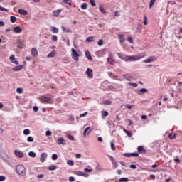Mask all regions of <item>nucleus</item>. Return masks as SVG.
Here are the masks:
<instances>
[{"mask_svg": "<svg viewBox=\"0 0 182 182\" xmlns=\"http://www.w3.org/2000/svg\"><path fill=\"white\" fill-rule=\"evenodd\" d=\"M118 58L119 59H122V60H124L125 62H136L137 60H140V59H143L144 56H146V54L144 53L138 54L137 55H122L120 53H117Z\"/></svg>", "mask_w": 182, "mask_h": 182, "instance_id": "1", "label": "nucleus"}, {"mask_svg": "<svg viewBox=\"0 0 182 182\" xmlns=\"http://www.w3.org/2000/svg\"><path fill=\"white\" fill-rule=\"evenodd\" d=\"M16 173L19 176H23V174H25V173H26L25 166H23L22 165H18L16 166Z\"/></svg>", "mask_w": 182, "mask_h": 182, "instance_id": "2", "label": "nucleus"}, {"mask_svg": "<svg viewBox=\"0 0 182 182\" xmlns=\"http://www.w3.org/2000/svg\"><path fill=\"white\" fill-rule=\"evenodd\" d=\"M71 50H72L71 56L73 59H74L75 62H79V57L80 56L79 53L76 52V50H75V48H72Z\"/></svg>", "mask_w": 182, "mask_h": 182, "instance_id": "3", "label": "nucleus"}, {"mask_svg": "<svg viewBox=\"0 0 182 182\" xmlns=\"http://www.w3.org/2000/svg\"><path fill=\"white\" fill-rule=\"evenodd\" d=\"M157 60V58L156 56H151L148 59L144 60V63H151V62H155Z\"/></svg>", "mask_w": 182, "mask_h": 182, "instance_id": "4", "label": "nucleus"}, {"mask_svg": "<svg viewBox=\"0 0 182 182\" xmlns=\"http://www.w3.org/2000/svg\"><path fill=\"white\" fill-rule=\"evenodd\" d=\"M85 74L90 79H93V70L88 68L85 72Z\"/></svg>", "mask_w": 182, "mask_h": 182, "instance_id": "5", "label": "nucleus"}, {"mask_svg": "<svg viewBox=\"0 0 182 182\" xmlns=\"http://www.w3.org/2000/svg\"><path fill=\"white\" fill-rule=\"evenodd\" d=\"M14 154L18 159H22V157H23V152H22L18 149L14 150Z\"/></svg>", "mask_w": 182, "mask_h": 182, "instance_id": "6", "label": "nucleus"}, {"mask_svg": "<svg viewBox=\"0 0 182 182\" xmlns=\"http://www.w3.org/2000/svg\"><path fill=\"white\" fill-rule=\"evenodd\" d=\"M47 157H48V154H46V153L41 154V158H40V161L41 163L45 162L46 161Z\"/></svg>", "mask_w": 182, "mask_h": 182, "instance_id": "7", "label": "nucleus"}, {"mask_svg": "<svg viewBox=\"0 0 182 182\" xmlns=\"http://www.w3.org/2000/svg\"><path fill=\"white\" fill-rule=\"evenodd\" d=\"M11 63H14L15 65H19V61L16 60V58H15V55H12L9 58Z\"/></svg>", "mask_w": 182, "mask_h": 182, "instance_id": "8", "label": "nucleus"}, {"mask_svg": "<svg viewBox=\"0 0 182 182\" xmlns=\"http://www.w3.org/2000/svg\"><path fill=\"white\" fill-rule=\"evenodd\" d=\"M77 176H82V177H87L89 175L85 172L77 171L75 172Z\"/></svg>", "mask_w": 182, "mask_h": 182, "instance_id": "9", "label": "nucleus"}, {"mask_svg": "<svg viewBox=\"0 0 182 182\" xmlns=\"http://www.w3.org/2000/svg\"><path fill=\"white\" fill-rule=\"evenodd\" d=\"M23 69V65H17V66L13 68V70L14 72H19V70H22Z\"/></svg>", "mask_w": 182, "mask_h": 182, "instance_id": "10", "label": "nucleus"}, {"mask_svg": "<svg viewBox=\"0 0 182 182\" xmlns=\"http://www.w3.org/2000/svg\"><path fill=\"white\" fill-rule=\"evenodd\" d=\"M57 144H66V141H65V139L60 137L57 139Z\"/></svg>", "mask_w": 182, "mask_h": 182, "instance_id": "11", "label": "nucleus"}, {"mask_svg": "<svg viewBox=\"0 0 182 182\" xmlns=\"http://www.w3.org/2000/svg\"><path fill=\"white\" fill-rule=\"evenodd\" d=\"M13 32H14V33H21V32H22V28L19 26H16L14 28Z\"/></svg>", "mask_w": 182, "mask_h": 182, "instance_id": "12", "label": "nucleus"}, {"mask_svg": "<svg viewBox=\"0 0 182 182\" xmlns=\"http://www.w3.org/2000/svg\"><path fill=\"white\" fill-rule=\"evenodd\" d=\"M41 100L42 102H50L52 100V98H50L49 97H46V96H41Z\"/></svg>", "mask_w": 182, "mask_h": 182, "instance_id": "13", "label": "nucleus"}, {"mask_svg": "<svg viewBox=\"0 0 182 182\" xmlns=\"http://www.w3.org/2000/svg\"><path fill=\"white\" fill-rule=\"evenodd\" d=\"M107 62L109 63V65H114V58H113V56L110 55L107 58Z\"/></svg>", "mask_w": 182, "mask_h": 182, "instance_id": "14", "label": "nucleus"}, {"mask_svg": "<svg viewBox=\"0 0 182 182\" xmlns=\"http://www.w3.org/2000/svg\"><path fill=\"white\" fill-rule=\"evenodd\" d=\"M137 151L141 154V153H146V150L144 149V147H143V146H139L137 148Z\"/></svg>", "mask_w": 182, "mask_h": 182, "instance_id": "15", "label": "nucleus"}, {"mask_svg": "<svg viewBox=\"0 0 182 182\" xmlns=\"http://www.w3.org/2000/svg\"><path fill=\"white\" fill-rule=\"evenodd\" d=\"M148 90L146 88H141L138 91L139 95H143V93H147Z\"/></svg>", "mask_w": 182, "mask_h": 182, "instance_id": "16", "label": "nucleus"}, {"mask_svg": "<svg viewBox=\"0 0 182 182\" xmlns=\"http://www.w3.org/2000/svg\"><path fill=\"white\" fill-rule=\"evenodd\" d=\"M31 55H33V56H34V58L38 56V50H36V48H32Z\"/></svg>", "mask_w": 182, "mask_h": 182, "instance_id": "17", "label": "nucleus"}, {"mask_svg": "<svg viewBox=\"0 0 182 182\" xmlns=\"http://www.w3.org/2000/svg\"><path fill=\"white\" fill-rule=\"evenodd\" d=\"M60 12H62V9H58V10L54 11L53 12V16H59V14H60Z\"/></svg>", "mask_w": 182, "mask_h": 182, "instance_id": "18", "label": "nucleus"}, {"mask_svg": "<svg viewBox=\"0 0 182 182\" xmlns=\"http://www.w3.org/2000/svg\"><path fill=\"white\" fill-rule=\"evenodd\" d=\"M50 31L53 33H59V29L56 27H51Z\"/></svg>", "mask_w": 182, "mask_h": 182, "instance_id": "19", "label": "nucleus"}, {"mask_svg": "<svg viewBox=\"0 0 182 182\" xmlns=\"http://www.w3.org/2000/svg\"><path fill=\"white\" fill-rule=\"evenodd\" d=\"M85 55H86V58H88V60H92V55L90 54V52L89 51H85Z\"/></svg>", "mask_w": 182, "mask_h": 182, "instance_id": "20", "label": "nucleus"}, {"mask_svg": "<svg viewBox=\"0 0 182 182\" xmlns=\"http://www.w3.org/2000/svg\"><path fill=\"white\" fill-rule=\"evenodd\" d=\"M18 14H20L21 15H26L28 14V11L23 9H18Z\"/></svg>", "mask_w": 182, "mask_h": 182, "instance_id": "21", "label": "nucleus"}, {"mask_svg": "<svg viewBox=\"0 0 182 182\" xmlns=\"http://www.w3.org/2000/svg\"><path fill=\"white\" fill-rule=\"evenodd\" d=\"M16 45H17V47L19 48V49H22L23 47H24V45L23 44L22 42L21 41H18L16 43Z\"/></svg>", "mask_w": 182, "mask_h": 182, "instance_id": "22", "label": "nucleus"}, {"mask_svg": "<svg viewBox=\"0 0 182 182\" xmlns=\"http://www.w3.org/2000/svg\"><path fill=\"white\" fill-rule=\"evenodd\" d=\"M124 132H125L126 134H127L128 137H132L133 136V134H132V132L127 131V129H124Z\"/></svg>", "mask_w": 182, "mask_h": 182, "instance_id": "23", "label": "nucleus"}, {"mask_svg": "<svg viewBox=\"0 0 182 182\" xmlns=\"http://www.w3.org/2000/svg\"><path fill=\"white\" fill-rule=\"evenodd\" d=\"M56 168H58V166H56L55 165H52L48 167V170H50V171H52L53 170H56Z\"/></svg>", "mask_w": 182, "mask_h": 182, "instance_id": "24", "label": "nucleus"}, {"mask_svg": "<svg viewBox=\"0 0 182 182\" xmlns=\"http://www.w3.org/2000/svg\"><path fill=\"white\" fill-rule=\"evenodd\" d=\"M10 21H11V23H15V22H16V17L11 16L10 17Z\"/></svg>", "mask_w": 182, "mask_h": 182, "instance_id": "25", "label": "nucleus"}, {"mask_svg": "<svg viewBox=\"0 0 182 182\" xmlns=\"http://www.w3.org/2000/svg\"><path fill=\"white\" fill-rule=\"evenodd\" d=\"M95 41V37L90 36L86 39L87 42H93Z\"/></svg>", "mask_w": 182, "mask_h": 182, "instance_id": "26", "label": "nucleus"}, {"mask_svg": "<svg viewBox=\"0 0 182 182\" xmlns=\"http://www.w3.org/2000/svg\"><path fill=\"white\" fill-rule=\"evenodd\" d=\"M177 136V134H169L168 137L169 139H171V140H173V139H176V137Z\"/></svg>", "mask_w": 182, "mask_h": 182, "instance_id": "27", "label": "nucleus"}, {"mask_svg": "<svg viewBox=\"0 0 182 182\" xmlns=\"http://www.w3.org/2000/svg\"><path fill=\"white\" fill-rule=\"evenodd\" d=\"M61 29H62L63 32H65L66 33H70V29H66V28H65V26H62Z\"/></svg>", "mask_w": 182, "mask_h": 182, "instance_id": "28", "label": "nucleus"}, {"mask_svg": "<svg viewBox=\"0 0 182 182\" xmlns=\"http://www.w3.org/2000/svg\"><path fill=\"white\" fill-rule=\"evenodd\" d=\"M118 36L119 37V41L121 43H123V42H124V38L123 37L124 36L123 35H120L119 34Z\"/></svg>", "mask_w": 182, "mask_h": 182, "instance_id": "29", "label": "nucleus"}, {"mask_svg": "<svg viewBox=\"0 0 182 182\" xmlns=\"http://www.w3.org/2000/svg\"><path fill=\"white\" fill-rule=\"evenodd\" d=\"M55 51H53L47 55V58H55Z\"/></svg>", "mask_w": 182, "mask_h": 182, "instance_id": "30", "label": "nucleus"}, {"mask_svg": "<svg viewBox=\"0 0 182 182\" xmlns=\"http://www.w3.org/2000/svg\"><path fill=\"white\" fill-rule=\"evenodd\" d=\"M28 156H29L30 157H33V158H35V157H36V154L35 152H33V151H30V152L28 153Z\"/></svg>", "mask_w": 182, "mask_h": 182, "instance_id": "31", "label": "nucleus"}, {"mask_svg": "<svg viewBox=\"0 0 182 182\" xmlns=\"http://www.w3.org/2000/svg\"><path fill=\"white\" fill-rule=\"evenodd\" d=\"M30 134H31V131L28 129H26L23 130V134H25L26 136H28Z\"/></svg>", "mask_w": 182, "mask_h": 182, "instance_id": "32", "label": "nucleus"}, {"mask_svg": "<svg viewBox=\"0 0 182 182\" xmlns=\"http://www.w3.org/2000/svg\"><path fill=\"white\" fill-rule=\"evenodd\" d=\"M156 2V0H151L149 2V9H151L153 8V5H154V3Z\"/></svg>", "mask_w": 182, "mask_h": 182, "instance_id": "33", "label": "nucleus"}, {"mask_svg": "<svg viewBox=\"0 0 182 182\" xmlns=\"http://www.w3.org/2000/svg\"><path fill=\"white\" fill-rule=\"evenodd\" d=\"M129 181V178H121L119 179V182H127Z\"/></svg>", "mask_w": 182, "mask_h": 182, "instance_id": "34", "label": "nucleus"}, {"mask_svg": "<svg viewBox=\"0 0 182 182\" xmlns=\"http://www.w3.org/2000/svg\"><path fill=\"white\" fill-rule=\"evenodd\" d=\"M103 105H112V101L109 100H105L103 101Z\"/></svg>", "mask_w": 182, "mask_h": 182, "instance_id": "35", "label": "nucleus"}, {"mask_svg": "<svg viewBox=\"0 0 182 182\" xmlns=\"http://www.w3.org/2000/svg\"><path fill=\"white\" fill-rule=\"evenodd\" d=\"M67 164H68V166H74L75 165V162H73V161H72V160H68L67 161Z\"/></svg>", "mask_w": 182, "mask_h": 182, "instance_id": "36", "label": "nucleus"}, {"mask_svg": "<svg viewBox=\"0 0 182 182\" xmlns=\"http://www.w3.org/2000/svg\"><path fill=\"white\" fill-rule=\"evenodd\" d=\"M148 21H147V16H144V24L145 25V26H147L148 25Z\"/></svg>", "mask_w": 182, "mask_h": 182, "instance_id": "37", "label": "nucleus"}, {"mask_svg": "<svg viewBox=\"0 0 182 182\" xmlns=\"http://www.w3.org/2000/svg\"><path fill=\"white\" fill-rule=\"evenodd\" d=\"M51 41H53V42H56L58 41V36H56L55 35H53L51 37Z\"/></svg>", "mask_w": 182, "mask_h": 182, "instance_id": "38", "label": "nucleus"}, {"mask_svg": "<svg viewBox=\"0 0 182 182\" xmlns=\"http://www.w3.org/2000/svg\"><path fill=\"white\" fill-rule=\"evenodd\" d=\"M109 116V112L107 111L102 112V117H107Z\"/></svg>", "mask_w": 182, "mask_h": 182, "instance_id": "39", "label": "nucleus"}, {"mask_svg": "<svg viewBox=\"0 0 182 182\" xmlns=\"http://www.w3.org/2000/svg\"><path fill=\"white\" fill-rule=\"evenodd\" d=\"M82 9H87V3H83L82 5L81 6Z\"/></svg>", "mask_w": 182, "mask_h": 182, "instance_id": "40", "label": "nucleus"}, {"mask_svg": "<svg viewBox=\"0 0 182 182\" xmlns=\"http://www.w3.org/2000/svg\"><path fill=\"white\" fill-rule=\"evenodd\" d=\"M111 149L113 151H116V146L113 142H111Z\"/></svg>", "mask_w": 182, "mask_h": 182, "instance_id": "41", "label": "nucleus"}, {"mask_svg": "<svg viewBox=\"0 0 182 182\" xmlns=\"http://www.w3.org/2000/svg\"><path fill=\"white\" fill-rule=\"evenodd\" d=\"M16 92L22 94V93H23V89H22V88H17L16 89Z\"/></svg>", "mask_w": 182, "mask_h": 182, "instance_id": "42", "label": "nucleus"}, {"mask_svg": "<svg viewBox=\"0 0 182 182\" xmlns=\"http://www.w3.org/2000/svg\"><path fill=\"white\" fill-rule=\"evenodd\" d=\"M27 141H28V143H32V141H33V137L32 136H28L27 138Z\"/></svg>", "mask_w": 182, "mask_h": 182, "instance_id": "43", "label": "nucleus"}, {"mask_svg": "<svg viewBox=\"0 0 182 182\" xmlns=\"http://www.w3.org/2000/svg\"><path fill=\"white\" fill-rule=\"evenodd\" d=\"M67 137H68V139H69V140H72V141L75 140V137H73V135L68 134Z\"/></svg>", "mask_w": 182, "mask_h": 182, "instance_id": "44", "label": "nucleus"}, {"mask_svg": "<svg viewBox=\"0 0 182 182\" xmlns=\"http://www.w3.org/2000/svg\"><path fill=\"white\" fill-rule=\"evenodd\" d=\"M89 129H90V127H87V128H85V129L83 132V136H86V133H87V132H89Z\"/></svg>", "mask_w": 182, "mask_h": 182, "instance_id": "45", "label": "nucleus"}, {"mask_svg": "<svg viewBox=\"0 0 182 182\" xmlns=\"http://www.w3.org/2000/svg\"><path fill=\"white\" fill-rule=\"evenodd\" d=\"M52 160H58V154H53Z\"/></svg>", "mask_w": 182, "mask_h": 182, "instance_id": "46", "label": "nucleus"}, {"mask_svg": "<svg viewBox=\"0 0 182 182\" xmlns=\"http://www.w3.org/2000/svg\"><path fill=\"white\" fill-rule=\"evenodd\" d=\"M100 11H101L102 14H106V11H105V8H103V6H100Z\"/></svg>", "mask_w": 182, "mask_h": 182, "instance_id": "47", "label": "nucleus"}, {"mask_svg": "<svg viewBox=\"0 0 182 182\" xmlns=\"http://www.w3.org/2000/svg\"><path fill=\"white\" fill-rule=\"evenodd\" d=\"M131 157H139V153H131Z\"/></svg>", "mask_w": 182, "mask_h": 182, "instance_id": "48", "label": "nucleus"}, {"mask_svg": "<svg viewBox=\"0 0 182 182\" xmlns=\"http://www.w3.org/2000/svg\"><path fill=\"white\" fill-rule=\"evenodd\" d=\"M46 136H52V132L49 131V130L46 131Z\"/></svg>", "mask_w": 182, "mask_h": 182, "instance_id": "49", "label": "nucleus"}, {"mask_svg": "<svg viewBox=\"0 0 182 182\" xmlns=\"http://www.w3.org/2000/svg\"><path fill=\"white\" fill-rule=\"evenodd\" d=\"M98 46H102L103 45V40L100 39L97 43Z\"/></svg>", "mask_w": 182, "mask_h": 182, "instance_id": "50", "label": "nucleus"}, {"mask_svg": "<svg viewBox=\"0 0 182 182\" xmlns=\"http://www.w3.org/2000/svg\"><path fill=\"white\" fill-rule=\"evenodd\" d=\"M130 168H132L133 170H136V168H137V166L135 164H131Z\"/></svg>", "mask_w": 182, "mask_h": 182, "instance_id": "51", "label": "nucleus"}, {"mask_svg": "<svg viewBox=\"0 0 182 182\" xmlns=\"http://www.w3.org/2000/svg\"><path fill=\"white\" fill-rule=\"evenodd\" d=\"M90 2L92 6H96V3H95V0H90Z\"/></svg>", "mask_w": 182, "mask_h": 182, "instance_id": "52", "label": "nucleus"}, {"mask_svg": "<svg viewBox=\"0 0 182 182\" xmlns=\"http://www.w3.org/2000/svg\"><path fill=\"white\" fill-rule=\"evenodd\" d=\"M6 180V178L4 176H0V181H5Z\"/></svg>", "mask_w": 182, "mask_h": 182, "instance_id": "53", "label": "nucleus"}, {"mask_svg": "<svg viewBox=\"0 0 182 182\" xmlns=\"http://www.w3.org/2000/svg\"><path fill=\"white\" fill-rule=\"evenodd\" d=\"M84 171H85V173H92V169H89L87 168H85L84 169Z\"/></svg>", "mask_w": 182, "mask_h": 182, "instance_id": "54", "label": "nucleus"}, {"mask_svg": "<svg viewBox=\"0 0 182 182\" xmlns=\"http://www.w3.org/2000/svg\"><path fill=\"white\" fill-rule=\"evenodd\" d=\"M130 86H132L133 87H137L139 85L137 83H129Z\"/></svg>", "mask_w": 182, "mask_h": 182, "instance_id": "55", "label": "nucleus"}, {"mask_svg": "<svg viewBox=\"0 0 182 182\" xmlns=\"http://www.w3.org/2000/svg\"><path fill=\"white\" fill-rule=\"evenodd\" d=\"M69 1H70V0H63V2H64V4H69L70 6L72 5V3H69Z\"/></svg>", "mask_w": 182, "mask_h": 182, "instance_id": "56", "label": "nucleus"}, {"mask_svg": "<svg viewBox=\"0 0 182 182\" xmlns=\"http://www.w3.org/2000/svg\"><path fill=\"white\" fill-rule=\"evenodd\" d=\"M128 42H129V43H134V42H133V38H132V37H128Z\"/></svg>", "mask_w": 182, "mask_h": 182, "instance_id": "57", "label": "nucleus"}, {"mask_svg": "<svg viewBox=\"0 0 182 182\" xmlns=\"http://www.w3.org/2000/svg\"><path fill=\"white\" fill-rule=\"evenodd\" d=\"M125 107H126L127 109H133V105H131L127 104V105L125 106Z\"/></svg>", "mask_w": 182, "mask_h": 182, "instance_id": "58", "label": "nucleus"}, {"mask_svg": "<svg viewBox=\"0 0 182 182\" xmlns=\"http://www.w3.org/2000/svg\"><path fill=\"white\" fill-rule=\"evenodd\" d=\"M124 156H125V157H132V153H125Z\"/></svg>", "mask_w": 182, "mask_h": 182, "instance_id": "59", "label": "nucleus"}, {"mask_svg": "<svg viewBox=\"0 0 182 182\" xmlns=\"http://www.w3.org/2000/svg\"><path fill=\"white\" fill-rule=\"evenodd\" d=\"M175 163H181V160H180L178 157H176L174 159Z\"/></svg>", "mask_w": 182, "mask_h": 182, "instance_id": "60", "label": "nucleus"}, {"mask_svg": "<svg viewBox=\"0 0 182 182\" xmlns=\"http://www.w3.org/2000/svg\"><path fill=\"white\" fill-rule=\"evenodd\" d=\"M0 11H4V12H8V9H6L2 6H0Z\"/></svg>", "mask_w": 182, "mask_h": 182, "instance_id": "61", "label": "nucleus"}, {"mask_svg": "<svg viewBox=\"0 0 182 182\" xmlns=\"http://www.w3.org/2000/svg\"><path fill=\"white\" fill-rule=\"evenodd\" d=\"M69 181H70V182L75 181V178L73 176H70L69 177Z\"/></svg>", "mask_w": 182, "mask_h": 182, "instance_id": "62", "label": "nucleus"}, {"mask_svg": "<svg viewBox=\"0 0 182 182\" xmlns=\"http://www.w3.org/2000/svg\"><path fill=\"white\" fill-rule=\"evenodd\" d=\"M141 119H142V120H147V117L146 115H142Z\"/></svg>", "mask_w": 182, "mask_h": 182, "instance_id": "63", "label": "nucleus"}, {"mask_svg": "<svg viewBox=\"0 0 182 182\" xmlns=\"http://www.w3.org/2000/svg\"><path fill=\"white\" fill-rule=\"evenodd\" d=\"M33 112H38V108L36 106H34V107H33Z\"/></svg>", "mask_w": 182, "mask_h": 182, "instance_id": "64", "label": "nucleus"}]
</instances>
